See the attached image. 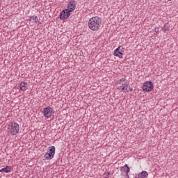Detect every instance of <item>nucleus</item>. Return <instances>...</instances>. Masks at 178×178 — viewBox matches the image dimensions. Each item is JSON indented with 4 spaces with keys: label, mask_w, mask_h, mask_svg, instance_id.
I'll return each instance as SVG.
<instances>
[{
    "label": "nucleus",
    "mask_w": 178,
    "mask_h": 178,
    "mask_svg": "<svg viewBox=\"0 0 178 178\" xmlns=\"http://www.w3.org/2000/svg\"><path fill=\"white\" fill-rule=\"evenodd\" d=\"M101 24H102V19L99 17H93L88 22V27L92 31H98Z\"/></svg>",
    "instance_id": "1"
},
{
    "label": "nucleus",
    "mask_w": 178,
    "mask_h": 178,
    "mask_svg": "<svg viewBox=\"0 0 178 178\" xmlns=\"http://www.w3.org/2000/svg\"><path fill=\"white\" fill-rule=\"evenodd\" d=\"M8 133L12 136H16L19 133V124L17 122H10L8 124Z\"/></svg>",
    "instance_id": "2"
},
{
    "label": "nucleus",
    "mask_w": 178,
    "mask_h": 178,
    "mask_svg": "<svg viewBox=\"0 0 178 178\" xmlns=\"http://www.w3.org/2000/svg\"><path fill=\"white\" fill-rule=\"evenodd\" d=\"M55 146L49 147V150L44 154V159L47 161H49L51 159H54V156H55Z\"/></svg>",
    "instance_id": "3"
},
{
    "label": "nucleus",
    "mask_w": 178,
    "mask_h": 178,
    "mask_svg": "<svg viewBox=\"0 0 178 178\" xmlns=\"http://www.w3.org/2000/svg\"><path fill=\"white\" fill-rule=\"evenodd\" d=\"M143 90L146 92H149L150 91H152V90H154V83H152V81H145L143 83Z\"/></svg>",
    "instance_id": "4"
},
{
    "label": "nucleus",
    "mask_w": 178,
    "mask_h": 178,
    "mask_svg": "<svg viewBox=\"0 0 178 178\" xmlns=\"http://www.w3.org/2000/svg\"><path fill=\"white\" fill-rule=\"evenodd\" d=\"M43 113L44 118H49L55 113V111L51 107L47 106L43 109Z\"/></svg>",
    "instance_id": "5"
},
{
    "label": "nucleus",
    "mask_w": 178,
    "mask_h": 178,
    "mask_svg": "<svg viewBox=\"0 0 178 178\" xmlns=\"http://www.w3.org/2000/svg\"><path fill=\"white\" fill-rule=\"evenodd\" d=\"M71 13L72 12L70 11L67 8L63 10L59 15L60 20H66V19L70 16Z\"/></svg>",
    "instance_id": "6"
},
{
    "label": "nucleus",
    "mask_w": 178,
    "mask_h": 178,
    "mask_svg": "<svg viewBox=\"0 0 178 178\" xmlns=\"http://www.w3.org/2000/svg\"><path fill=\"white\" fill-rule=\"evenodd\" d=\"M122 49H124V48L122 47V46H120L117 49H115L113 52L114 56H117L118 58H123Z\"/></svg>",
    "instance_id": "7"
},
{
    "label": "nucleus",
    "mask_w": 178,
    "mask_h": 178,
    "mask_svg": "<svg viewBox=\"0 0 178 178\" xmlns=\"http://www.w3.org/2000/svg\"><path fill=\"white\" fill-rule=\"evenodd\" d=\"M120 171L122 173H125V178H129V172H130V167L129 165L125 164L124 166L121 167Z\"/></svg>",
    "instance_id": "8"
},
{
    "label": "nucleus",
    "mask_w": 178,
    "mask_h": 178,
    "mask_svg": "<svg viewBox=\"0 0 178 178\" xmlns=\"http://www.w3.org/2000/svg\"><path fill=\"white\" fill-rule=\"evenodd\" d=\"M67 8L70 12H74L76 9V1L71 0L69 1Z\"/></svg>",
    "instance_id": "9"
},
{
    "label": "nucleus",
    "mask_w": 178,
    "mask_h": 178,
    "mask_svg": "<svg viewBox=\"0 0 178 178\" xmlns=\"http://www.w3.org/2000/svg\"><path fill=\"white\" fill-rule=\"evenodd\" d=\"M148 177V172L147 171H142L138 175H136L135 178H147Z\"/></svg>",
    "instance_id": "10"
},
{
    "label": "nucleus",
    "mask_w": 178,
    "mask_h": 178,
    "mask_svg": "<svg viewBox=\"0 0 178 178\" xmlns=\"http://www.w3.org/2000/svg\"><path fill=\"white\" fill-rule=\"evenodd\" d=\"M124 86H125L124 92H129V91L131 92V91H133V88L130 87V83L129 82H125Z\"/></svg>",
    "instance_id": "11"
},
{
    "label": "nucleus",
    "mask_w": 178,
    "mask_h": 178,
    "mask_svg": "<svg viewBox=\"0 0 178 178\" xmlns=\"http://www.w3.org/2000/svg\"><path fill=\"white\" fill-rule=\"evenodd\" d=\"M27 82H21L19 84L21 91H26L29 88L27 87Z\"/></svg>",
    "instance_id": "12"
},
{
    "label": "nucleus",
    "mask_w": 178,
    "mask_h": 178,
    "mask_svg": "<svg viewBox=\"0 0 178 178\" xmlns=\"http://www.w3.org/2000/svg\"><path fill=\"white\" fill-rule=\"evenodd\" d=\"M3 172L5 173H9L12 170V165H6L5 168H2Z\"/></svg>",
    "instance_id": "13"
},
{
    "label": "nucleus",
    "mask_w": 178,
    "mask_h": 178,
    "mask_svg": "<svg viewBox=\"0 0 178 178\" xmlns=\"http://www.w3.org/2000/svg\"><path fill=\"white\" fill-rule=\"evenodd\" d=\"M162 30L164 33L169 31V26H168V24H165L164 26L162 28Z\"/></svg>",
    "instance_id": "14"
},
{
    "label": "nucleus",
    "mask_w": 178,
    "mask_h": 178,
    "mask_svg": "<svg viewBox=\"0 0 178 178\" xmlns=\"http://www.w3.org/2000/svg\"><path fill=\"white\" fill-rule=\"evenodd\" d=\"M30 17H31V19H32V20H33V22L35 23H38V17L33 15V16H31Z\"/></svg>",
    "instance_id": "15"
},
{
    "label": "nucleus",
    "mask_w": 178,
    "mask_h": 178,
    "mask_svg": "<svg viewBox=\"0 0 178 178\" xmlns=\"http://www.w3.org/2000/svg\"><path fill=\"white\" fill-rule=\"evenodd\" d=\"M104 176L105 178H109V176H111V172H106V173L104 174Z\"/></svg>",
    "instance_id": "16"
},
{
    "label": "nucleus",
    "mask_w": 178,
    "mask_h": 178,
    "mask_svg": "<svg viewBox=\"0 0 178 178\" xmlns=\"http://www.w3.org/2000/svg\"><path fill=\"white\" fill-rule=\"evenodd\" d=\"M125 88H126V86H125L124 85V83H123L122 86H120L118 88V90H122V91H124Z\"/></svg>",
    "instance_id": "17"
},
{
    "label": "nucleus",
    "mask_w": 178,
    "mask_h": 178,
    "mask_svg": "<svg viewBox=\"0 0 178 178\" xmlns=\"http://www.w3.org/2000/svg\"><path fill=\"white\" fill-rule=\"evenodd\" d=\"M126 81V79L125 78H122V79H120V83H123V82H124Z\"/></svg>",
    "instance_id": "18"
},
{
    "label": "nucleus",
    "mask_w": 178,
    "mask_h": 178,
    "mask_svg": "<svg viewBox=\"0 0 178 178\" xmlns=\"http://www.w3.org/2000/svg\"><path fill=\"white\" fill-rule=\"evenodd\" d=\"M155 33H158V29H154Z\"/></svg>",
    "instance_id": "19"
},
{
    "label": "nucleus",
    "mask_w": 178,
    "mask_h": 178,
    "mask_svg": "<svg viewBox=\"0 0 178 178\" xmlns=\"http://www.w3.org/2000/svg\"><path fill=\"white\" fill-rule=\"evenodd\" d=\"M42 24L41 22L38 21V25H40V24Z\"/></svg>",
    "instance_id": "20"
},
{
    "label": "nucleus",
    "mask_w": 178,
    "mask_h": 178,
    "mask_svg": "<svg viewBox=\"0 0 178 178\" xmlns=\"http://www.w3.org/2000/svg\"><path fill=\"white\" fill-rule=\"evenodd\" d=\"M0 172H3V170H2V168L0 170Z\"/></svg>",
    "instance_id": "21"
},
{
    "label": "nucleus",
    "mask_w": 178,
    "mask_h": 178,
    "mask_svg": "<svg viewBox=\"0 0 178 178\" xmlns=\"http://www.w3.org/2000/svg\"><path fill=\"white\" fill-rule=\"evenodd\" d=\"M29 21L31 22V19H30Z\"/></svg>",
    "instance_id": "22"
}]
</instances>
